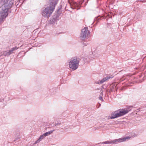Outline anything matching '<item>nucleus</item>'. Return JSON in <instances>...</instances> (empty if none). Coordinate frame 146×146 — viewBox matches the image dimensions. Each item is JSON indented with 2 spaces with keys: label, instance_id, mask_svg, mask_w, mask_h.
I'll use <instances>...</instances> for the list:
<instances>
[{
  "label": "nucleus",
  "instance_id": "3",
  "mask_svg": "<svg viewBox=\"0 0 146 146\" xmlns=\"http://www.w3.org/2000/svg\"><path fill=\"white\" fill-rule=\"evenodd\" d=\"M79 61L75 57L71 58L69 63V66L73 70H75L78 67Z\"/></svg>",
  "mask_w": 146,
  "mask_h": 146
},
{
  "label": "nucleus",
  "instance_id": "2",
  "mask_svg": "<svg viewBox=\"0 0 146 146\" xmlns=\"http://www.w3.org/2000/svg\"><path fill=\"white\" fill-rule=\"evenodd\" d=\"M56 4V2L51 3L50 6L45 8L43 11L42 13L43 16L45 17H49L50 14L52 12Z\"/></svg>",
  "mask_w": 146,
  "mask_h": 146
},
{
  "label": "nucleus",
  "instance_id": "10",
  "mask_svg": "<svg viewBox=\"0 0 146 146\" xmlns=\"http://www.w3.org/2000/svg\"><path fill=\"white\" fill-rule=\"evenodd\" d=\"M128 109H132V107L131 106H130L129 107V108H128Z\"/></svg>",
  "mask_w": 146,
  "mask_h": 146
},
{
  "label": "nucleus",
  "instance_id": "4",
  "mask_svg": "<svg viewBox=\"0 0 146 146\" xmlns=\"http://www.w3.org/2000/svg\"><path fill=\"white\" fill-rule=\"evenodd\" d=\"M130 138L129 137H125L121 138L119 139H115L114 140H111L110 141H107L105 142H103L101 143L102 144H117L119 143H121L122 142L126 140V139H128Z\"/></svg>",
  "mask_w": 146,
  "mask_h": 146
},
{
  "label": "nucleus",
  "instance_id": "12",
  "mask_svg": "<svg viewBox=\"0 0 146 146\" xmlns=\"http://www.w3.org/2000/svg\"><path fill=\"white\" fill-rule=\"evenodd\" d=\"M99 98L100 100H102V97H99Z\"/></svg>",
  "mask_w": 146,
  "mask_h": 146
},
{
  "label": "nucleus",
  "instance_id": "8",
  "mask_svg": "<svg viewBox=\"0 0 146 146\" xmlns=\"http://www.w3.org/2000/svg\"><path fill=\"white\" fill-rule=\"evenodd\" d=\"M54 131V130H51L50 131H48L46 133H44V134L46 136H48L50 135V134H51L52 132Z\"/></svg>",
  "mask_w": 146,
  "mask_h": 146
},
{
  "label": "nucleus",
  "instance_id": "9",
  "mask_svg": "<svg viewBox=\"0 0 146 146\" xmlns=\"http://www.w3.org/2000/svg\"><path fill=\"white\" fill-rule=\"evenodd\" d=\"M21 137H20V135H19L17 137L16 139V140H17L19 139H20Z\"/></svg>",
  "mask_w": 146,
  "mask_h": 146
},
{
  "label": "nucleus",
  "instance_id": "5",
  "mask_svg": "<svg viewBox=\"0 0 146 146\" xmlns=\"http://www.w3.org/2000/svg\"><path fill=\"white\" fill-rule=\"evenodd\" d=\"M89 33V31L86 27L84 28L82 30V32L81 34V37L82 39H84L87 37Z\"/></svg>",
  "mask_w": 146,
  "mask_h": 146
},
{
  "label": "nucleus",
  "instance_id": "6",
  "mask_svg": "<svg viewBox=\"0 0 146 146\" xmlns=\"http://www.w3.org/2000/svg\"><path fill=\"white\" fill-rule=\"evenodd\" d=\"M46 137V136L44 134L41 135L39 138L35 142L34 144H36L37 143H39L41 141L42 139H44Z\"/></svg>",
  "mask_w": 146,
  "mask_h": 146
},
{
  "label": "nucleus",
  "instance_id": "7",
  "mask_svg": "<svg viewBox=\"0 0 146 146\" xmlns=\"http://www.w3.org/2000/svg\"><path fill=\"white\" fill-rule=\"evenodd\" d=\"M16 49V48H13L11 49L8 52H4V54L5 55H10L13 52V51H14Z\"/></svg>",
  "mask_w": 146,
  "mask_h": 146
},
{
  "label": "nucleus",
  "instance_id": "11",
  "mask_svg": "<svg viewBox=\"0 0 146 146\" xmlns=\"http://www.w3.org/2000/svg\"><path fill=\"white\" fill-rule=\"evenodd\" d=\"M106 80V78H104V79H103L102 80V81L103 82L104 81H105Z\"/></svg>",
  "mask_w": 146,
  "mask_h": 146
},
{
  "label": "nucleus",
  "instance_id": "1",
  "mask_svg": "<svg viewBox=\"0 0 146 146\" xmlns=\"http://www.w3.org/2000/svg\"><path fill=\"white\" fill-rule=\"evenodd\" d=\"M129 112L128 110H117L112 112L108 117V119H113L123 116Z\"/></svg>",
  "mask_w": 146,
  "mask_h": 146
}]
</instances>
